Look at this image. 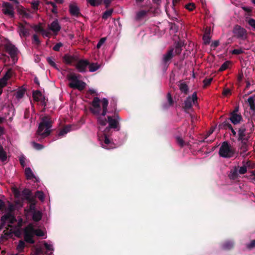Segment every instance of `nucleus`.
<instances>
[{
	"instance_id": "72a5a7b5",
	"label": "nucleus",
	"mask_w": 255,
	"mask_h": 255,
	"mask_svg": "<svg viewBox=\"0 0 255 255\" xmlns=\"http://www.w3.org/2000/svg\"><path fill=\"white\" fill-rule=\"evenodd\" d=\"M44 245L47 250V252H51L50 253H52L53 251V245L50 243H46L45 242L44 243Z\"/></svg>"
},
{
	"instance_id": "f3484780",
	"label": "nucleus",
	"mask_w": 255,
	"mask_h": 255,
	"mask_svg": "<svg viewBox=\"0 0 255 255\" xmlns=\"http://www.w3.org/2000/svg\"><path fill=\"white\" fill-rule=\"evenodd\" d=\"M48 28L49 30L52 31L55 34H57V32L60 30L61 27L58 20H55L48 25Z\"/></svg>"
},
{
	"instance_id": "09e8293b",
	"label": "nucleus",
	"mask_w": 255,
	"mask_h": 255,
	"mask_svg": "<svg viewBox=\"0 0 255 255\" xmlns=\"http://www.w3.org/2000/svg\"><path fill=\"white\" fill-rule=\"evenodd\" d=\"M32 28H33L34 31L36 32H41V31L43 30V28L39 25H34L32 27Z\"/></svg>"
},
{
	"instance_id": "f03ea898",
	"label": "nucleus",
	"mask_w": 255,
	"mask_h": 255,
	"mask_svg": "<svg viewBox=\"0 0 255 255\" xmlns=\"http://www.w3.org/2000/svg\"><path fill=\"white\" fill-rule=\"evenodd\" d=\"M51 127V121L48 116L43 117L41 118V122L39 124L37 134L42 137L48 135L50 132Z\"/></svg>"
},
{
	"instance_id": "2eb2a0df",
	"label": "nucleus",
	"mask_w": 255,
	"mask_h": 255,
	"mask_svg": "<svg viewBox=\"0 0 255 255\" xmlns=\"http://www.w3.org/2000/svg\"><path fill=\"white\" fill-rule=\"evenodd\" d=\"M239 139L242 142L246 141L248 139V134L245 126L241 127L238 131Z\"/></svg>"
},
{
	"instance_id": "ddd939ff",
	"label": "nucleus",
	"mask_w": 255,
	"mask_h": 255,
	"mask_svg": "<svg viewBox=\"0 0 255 255\" xmlns=\"http://www.w3.org/2000/svg\"><path fill=\"white\" fill-rule=\"evenodd\" d=\"M197 93L194 92L192 97H189L187 98L186 100L185 101V107L186 109L190 108L193 105L197 103Z\"/></svg>"
},
{
	"instance_id": "79ce46f5",
	"label": "nucleus",
	"mask_w": 255,
	"mask_h": 255,
	"mask_svg": "<svg viewBox=\"0 0 255 255\" xmlns=\"http://www.w3.org/2000/svg\"><path fill=\"white\" fill-rule=\"evenodd\" d=\"M106 40V38H105V37L102 38L100 40L99 42L98 43V44L97 45V48L98 49L100 48L101 47V46L105 43Z\"/></svg>"
},
{
	"instance_id": "f704fd0d",
	"label": "nucleus",
	"mask_w": 255,
	"mask_h": 255,
	"mask_svg": "<svg viewBox=\"0 0 255 255\" xmlns=\"http://www.w3.org/2000/svg\"><path fill=\"white\" fill-rule=\"evenodd\" d=\"M211 40V37L210 35L206 31L203 36L204 43L205 44H209Z\"/></svg>"
},
{
	"instance_id": "6e6d98bb",
	"label": "nucleus",
	"mask_w": 255,
	"mask_h": 255,
	"mask_svg": "<svg viewBox=\"0 0 255 255\" xmlns=\"http://www.w3.org/2000/svg\"><path fill=\"white\" fill-rule=\"evenodd\" d=\"M47 61L50 65H51L52 66L56 68V64L54 63V62L53 61V60L51 58L47 57Z\"/></svg>"
},
{
	"instance_id": "a878e982",
	"label": "nucleus",
	"mask_w": 255,
	"mask_h": 255,
	"mask_svg": "<svg viewBox=\"0 0 255 255\" xmlns=\"http://www.w3.org/2000/svg\"><path fill=\"white\" fill-rule=\"evenodd\" d=\"M71 127L70 126L65 127L62 129H61L59 132V136H64L67 132L70 131Z\"/></svg>"
},
{
	"instance_id": "58836bf2",
	"label": "nucleus",
	"mask_w": 255,
	"mask_h": 255,
	"mask_svg": "<svg viewBox=\"0 0 255 255\" xmlns=\"http://www.w3.org/2000/svg\"><path fill=\"white\" fill-rule=\"evenodd\" d=\"M35 196L38 198L40 200L43 201L44 199V196L43 192L41 191H37L35 193Z\"/></svg>"
},
{
	"instance_id": "e433bc0d",
	"label": "nucleus",
	"mask_w": 255,
	"mask_h": 255,
	"mask_svg": "<svg viewBox=\"0 0 255 255\" xmlns=\"http://www.w3.org/2000/svg\"><path fill=\"white\" fill-rule=\"evenodd\" d=\"M6 49L11 56H14L16 54V49L13 46L7 47Z\"/></svg>"
},
{
	"instance_id": "cd10ccee",
	"label": "nucleus",
	"mask_w": 255,
	"mask_h": 255,
	"mask_svg": "<svg viewBox=\"0 0 255 255\" xmlns=\"http://www.w3.org/2000/svg\"><path fill=\"white\" fill-rule=\"evenodd\" d=\"M33 220L35 221H38L41 218V213L39 211H35L33 213L32 216Z\"/></svg>"
},
{
	"instance_id": "aec40b11",
	"label": "nucleus",
	"mask_w": 255,
	"mask_h": 255,
	"mask_svg": "<svg viewBox=\"0 0 255 255\" xmlns=\"http://www.w3.org/2000/svg\"><path fill=\"white\" fill-rule=\"evenodd\" d=\"M173 49H171L170 51H169L166 54H165L164 55L163 61L165 63H167L173 57Z\"/></svg>"
},
{
	"instance_id": "8fccbe9b",
	"label": "nucleus",
	"mask_w": 255,
	"mask_h": 255,
	"mask_svg": "<svg viewBox=\"0 0 255 255\" xmlns=\"http://www.w3.org/2000/svg\"><path fill=\"white\" fill-rule=\"evenodd\" d=\"M12 73V72L11 70V69L8 70L5 73L3 78H6V79L8 80L11 76Z\"/></svg>"
},
{
	"instance_id": "473e14b6",
	"label": "nucleus",
	"mask_w": 255,
	"mask_h": 255,
	"mask_svg": "<svg viewBox=\"0 0 255 255\" xmlns=\"http://www.w3.org/2000/svg\"><path fill=\"white\" fill-rule=\"evenodd\" d=\"M25 247L24 242L23 241H20L16 247V250L18 252H23V249Z\"/></svg>"
},
{
	"instance_id": "3c124183",
	"label": "nucleus",
	"mask_w": 255,
	"mask_h": 255,
	"mask_svg": "<svg viewBox=\"0 0 255 255\" xmlns=\"http://www.w3.org/2000/svg\"><path fill=\"white\" fill-rule=\"evenodd\" d=\"M33 43L36 45H38L40 43V41L36 35H33Z\"/></svg>"
},
{
	"instance_id": "5701e85b",
	"label": "nucleus",
	"mask_w": 255,
	"mask_h": 255,
	"mask_svg": "<svg viewBox=\"0 0 255 255\" xmlns=\"http://www.w3.org/2000/svg\"><path fill=\"white\" fill-rule=\"evenodd\" d=\"M25 174L27 179H31L34 177V174L31 169L29 167L25 169Z\"/></svg>"
},
{
	"instance_id": "f257e3e1",
	"label": "nucleus",
	"mask_w": 255,
	"mask_h": 255,
	"mask_svg": "<svg viewBox=\"0 0 255 255\" xmlns=\"http://www.w3.org/2000/svg\"><path fill=\"white\" fill-rule=\"evenodd\" d=\"M108 101L106 98L100 100L98 97H95L91 104L90 107L91 112L97 116V121L100 125V129H102L101 127H104L107 123V121L105 116L107 112Z\"/></svg>"
},
{
	"instance_id": "9d476101",
	"label": "nucleus",
	"mask_w": 255,
	"mask_h": 255,
	"mask_svg": "<svg viewBox=\"0 0 255 255\" xmlns=\"http://www.w3.org/2000/svg\"><path fill=\"white\" fill-rule=\"evenodd\" d=\"M20 37H26L29 35V29L28 24L26 23H19L17 30Z\"/></svg>"
},
{
	"instance_id": "ea45409f",
	"label": "nucleus",
	"mask_w": 255,
	"mask_h": 255,
	"mask_svg": "<svg viewBox=\"0 0 255 255\" xmlns=\"http://www.w3.org/2000/svg\"><path fill=\"white\" fill-rule=\"evenodd\" d=\"M112 12H113L112 10H109L106 11L103 15V18H104V19L108 18L109 17H110L111 15Z\"/></svg>"
},
{
	"instance_id": "37998d69",
	"label": "nucleus",
	"mask_w": 255,
	"mask_h": 255,
	"mask_svg": "<svg viewBox=\"0 0 255 255\" xmlns=\"http://www.w3.org/2000/svg\"><path fill=\"white\" fill-rule=\"evenodd\" d=\"M7 80L6 78L3 77L0 80V88L1 89L6 85Z\"/></svg>"
},
{
	"instance_id": "f8f14e48",
	"label": "nucleus",
	"mask_w": 255,
	"mask_h": 255,
	"mask_svg": "<svg viewBox=\"0 0 255 255\" xmlns=\"http://www.w3.org/2000/svg\"><path fill=\"white\" fill-rule=\"evenodd\" d=\"M1 221L3 226L7 224L8 227H10L11 224L15 222L16 220L12 215L8 214L1 217Z\"/></svg>"
},
{
	"instance_id": "c03bdc74",
	"label": "nucleus",
	"mask_w": 255,
	"mask_h": 255,
	"mask_svg": "<svg viewBox=\"0 0 255 255\" xmlns=\"http://www.w3.org/2000/svg\"><path fill=\"white\" fill-rule=\"evenodd\" d=\"M244 50L242 48L234 49L232 51L233 54H240L244 52Z\"/></svg>"
},
{
	"instance_id": "338daca9",
	"label": "nucleus",
	"mask_w": 255,
	"mask_h": 255,
	"mask_svg": "<svg viewBox=\"0 0 255 255\" xmlns=\"http://www.w3.org/2000/svg\"><path fill=\"white\" fill-rule=\"evenodd\" d=\"M228 128H229V129L231 130V132L233 134V135L234 136H236V131L234 129V128H233L232 126L231 125H229L228 126Z\"/></svg>"
},
{
	"instance_id": "4be33fe9",
	"label": "nucleus",
	"mask_w": 255,
	"mask_h": 255,
	"mask_svg": "<svg viewBox=\"0 0 255 255\" xmlns=\"http://www.w3.org/2000/svg\"><path fill=\"white\" fill-rule=\"evenodd\" d=\"M246 142V141L242 142L243 145L241 147L240 154L243 157H245L248 155V153H246L248 149Z\"/></svg>"
},
{
	"instance_id": "0e129e2a",
	"label": "nucleus",
	"mask_w": 255,
	"mask_h": 255,
	"mask_svg": "<svg viewBox=\"0 0 255 255\" xmlns=\"http://www.w3.org/2000/svg\"><path fill=\"white\" fill-rule=\"evenodd\" d=\"M25 158L23 156H21L19 158V161L21 165L22 166H24L25 165Z\"/></svg>"
},
{
	"instance_id": "c756f323",
	"label": "nucleus",
	"mask_w": 255,
	"mask_h": 255,
	"mask_svg": "<svg viewBox=\"0 0 255 255\" xmlns=\"http://www.w3.org/2000/svg\"><path fill=\"white\" fill-rule=\"evenodd\" d=\"M180 90L182 92L186 94L188 91V87L187 85L184 83H180L179 85Z\"/></svg>"
},
{
	"instance_id": "bb28decb",
	"label": "nucleus",
	"mask_w": 255,
	"mask_h": 255,
	"mask_svg": "<svg viewBox=\"0 0 255 255\" xmlns=\"http://www.w3.org/2000/svg\"><path fill=\"white\" fill-rule=\"evenodd\" d=\"M6 155L5 152L4 151L2 146L0 145V160L1 161H5L6 159Z\"/></svg>"
},
{
	"instance_id": "7c9ffc66",
	"label": "nucleus",
	"mask_w": 255,
	"mask_h": 255,
	"mask_svg": "<svg viewBox=\"0 0 255 255\" xmlns=\"http://www.w3.org/2000/svg\"><path fill=\"white\" fill-rule=\"evenodd\" d=\"M88 2L92 6H98L101 4L103 0H87Z\"/></svg>"
},
{
	"instance_id": "7ed1b4c3",
	"label": "nucleus",
	"mask_w": 255,
	"mask_h": 255,
	"mask_svg": "<svg viewBox=\"0 0 255 255\" xmlns=\"http://www.w3.org/2000/svg\"><path fill=\"white\" fill-rule=\"evenodd\" d=\"M34 234L37 236L42 237L44 235V233L40 229L35 230L32 224L28 225L24 230V240L27 243H33V237Z\"/></svg>"
},
{
	"instance_id": "774afa93",
	"label": "nucleus",
	"mask_w": 255,
	"mask_h": 255,
	"mask_svg": "<svg viewBox=\"0 0 255 255\" xmlns=\"http://www.w3.org/2000/svg\"><path fill=\"white\" fill-rule=\"evenodd\" d=\"M103 1L106 7L109 6L112 1L111 0H103Z\"/></svg>"
},
{
	"instance_id": "dca6fc26",
	"label": "nucleus",
	"mask_w": 255,
	"mask_h": 255,
	"mask_svg": "<svg viewBox=\"0 0 255 255\" xmlns=\"http://www.w3.org/2000/svg\"><path fill=\"white\" fill-rule=\"evenodd\" d=\"M119 117L117 115H115L113 117H108L109 127L106 128L105 130H108L110 128H115L117 127L118 119Z\"/></svg>"
},
{
	"instance_id": "13d9d810",
	"label": "nucleus",
	"mask_w": 255,
	"mask_h": 255,
	"mask_svg": "<svg viewBox=\"0 0 255 255\" xmlns=\"http://www.w3.org/2000/svg\"><path fill=\"white\" fill-rule=\"evenodd\" d=\"M167 100L168 102V105L171 106L173 104V100L170 93H168L167 95Z\"/></svg>"
},
{
	"instance_id": "39448f33",
	"label": "nucleus",
	"mask_w": 255,
	"mask_h": 255,
	"mask_svg": "<svg viewBox=\"0 0 255 255\" xmlns=\"http://www.w3.org/2000/svg\"><path fill=\"white\" fill-rule=\"evenodd\" d=\"M235 150L227 142H224L221 145L219 154L220 156L224 158H231L234 156Z\"/></svg>"
},
{
	"instance_id": "393cba45",
	"label": "nucleus",
	"mask_w": 255,
	"mask_h": 255,
	"mask_svg": "<svg viewBox=\"0 0 255 255\" xmlns=\"http://www.w3.org/2000/svg\"><path fill=\"white\" fill-rule=\"evenodd\" d=\"M147 11L144 10H141L137 12L136 14L135 18L136 20H140L144 16H145Z\"/></svg>"
},
{
	"instance_id": "9b49d317",
	"label": "nucleus",
	"mask_w": 255,
	"mask_h": 255,
	"mask_svg": "<svg viewBox=\"0 0 255 255\" xmlns=\"http://www.w3.org/2000/svg\"><path fill=\"white\" fill-rule=\"evenodd\" d=\"M2 11L5 15L10 17L14 16V10L13 6L8 2H4L2 4Z\"/></svg>"
},
{
	"instance_id": "69168bd1",
	"label": "nucleus",
	"mask_w": 255,
	"mask_h": 255,
	"mask_svg": "<svg viewBox=\"0 0 255 255\" xmlns=\"http://www.w3.org/2000/svg\"><path fill=\"white\" fill-rule=\"evenodd\" d=\"M254 247H255V240L252 241L251 243L248 245V248L249 249H252Z\"/></svg>"
},
{
	"instance_id": "20e7f679",
	"label": "nucleus",
	"mask_w": 255,
	"mask_h": 255,
	"mask_svg": "<svg viewBox=\"0 0 255 255\" xmlns=\"http://www.w3.org/2000/svg\"><path fill=\"white\" fill-rule=\"evenodd\" d=\"M80 75L74 73H70L67 75V78L70 81L69 86L72 88L77 89L79 90H82L86 86V83L79 80Z\"/></svg>"
},
{
	"instance_id": "49530a36",
	"label": "nucleus",
	"mask_w": 255,
	"mask_h": 255,
	"mask_svg": "<svg viewBox=\"0 0 255 255\" xmlns=\"http://www.w3.org/2000/svg\"><path fill=\"white\" fill-rule=\"evenodd\" d=\"M32 145L33 147L37 150H40L43 148V146L42 145L36 143L35 142H33Z\"/></svg>"
},
{
	"instance_id": "bf43d9fd",
	"label": "nucleus",
	"mask_w": 255,
	"mask_h": 255,
	"mask_svg": "<svg viewBox=\"0 0 255 255\" xmlns=\"http://www.w3.org/2000/svg\"><path fill=\"white\" fill-rule=\"evenodd\" d=\"M231 90L229 89H225L223 92V94L225 96L231 95Z\"/></svg>"
},
{
	"instance_id": "603ef678",
	"label": "nucleus",
	"mask_w": 255,
	"mask_h": 255,
	"mask_svg": "<svg viewBox=\"0 0 255 255\" xmlns=\"http://www.w3.org/2000/svg\"><path fill=\"white\" fill-rule=\"evenodd\" d=\"M195 7V4L192 3H189L186 5V8L190 11L193 10L194 9Z\"/></svg>"
},
{
	"instance_id": "2f4dec72",
	"label": "nucleus",
	"mask_w": 255,
	"mask_h": 255,
	"mask_svg": "<svg viewBox=\"0 0 255 255\" xmlns=\"http://www.w3.org/2000/svg\"><path fill=\"white\" fill-rule=\"evenodd\" d=\"M30 194V191L28 189H24L22 191L21 193V195L23 198L26 199H29Z\"/></svg>"
},
{
	"instance_id": "6ab92c4d",
	"label": "nucleus",
	"mask_w": 255,
	"mask_h": 255,
	"mask_svg": "<svg viewBox=\"0 0 255 255\" xmlns=\"http://www.w3.org/2000/svg\"><path fill=\"white\" fill-rule=\"evenodd\" d=\"M69 10L71 15L77 16L79 14V8L76 4L72 3L69 5Z\"/></svg>"
},
{
	"instance_id": "4468645a",
	"label": "nucleus",
	"mask_w": 255,
	"mask_h": 255,
	"mask_svg": "<svg viewBox=\"0 0 255 255\" xmlns=\"http://www.w3.org/2000/svg\"><path fill=\"white\" fill-rule=\"evenodd\" d=\"M89 63L87 60H80L76 63L75 67L80 72H84Z\"/></svg>"
},
{
	"instance_id": "b1692460",
	"label": "nucleus",
	"mask_w": 255,
	"mask_h": 255,
	"mask_svg": "<svg viewBox=\"0 0 255 255\" xmlns=\"http://www.w3.org/2000/svg\"><path fill=\"white\" fill-rule=\"evenodd\" d=\"M88 65L89 71L92 72L96 71L101 67V65L98 64V63H91L90 64H89Z\"/></svg>"
},
{
	"instance_id": "a19ab883",
	"label": "nucleus",
	"mask_w": 255,
	"mask_h": 255,
	"mask_svg": "<svg viewBox=\"0 0 255 255\" xmlns=\"http://www.w3.org/2000/svg\"><path fill=\"white\" fill-rule=\"evenodd\" d=\"M24 94V91L23 90H18L16 94V97L18 99L21 98Z\"/></svg>"
},
{
	"instance_id": "423d86ee",
	"label": "nucleus",
	"mask_w": 255,
	"mask_h": 255,
	"mask_svg": "<svg viewBox=\"0 0 255 255\" xmlns=\"http://www.w3.org/2000/svg\"><path fill=\"white\" fill-rule=\"evenodd\" d=\"M247 172V168L246 166L241 167L235 166L231 170L230 177L231 179H235L237 178L241 174H244Z\"/></svg>"
},
{
	"instance_id": "864d4df0",
	"label": "nucleus",
	"mask_w": 255,
	"mask_h": 255,
	"mask_svg": "<svg viewBox=\"0 0 255 255\" xmlns=\"http://www.w3.org/2000/svg\"><path fill=\"white\" fill-rule=\"evenodd\" d=\"M32 7L34 10L37 9L38 5L39 4V1H34L31 2Z\"/></svg>"
},
{
	"instance_id": "e2e57ef3",
	"label": "nucleus",
	"mask_w": 255,
	"mask_h": 255,
	"mask_svg": "<svg viewBox=\"0 0 255 255\" xmlns=\"http://www.w3.org/2000/svg\"><path fill=\"white\" fill-rule=\"evenodd\" d=\"M15 207L14 205L8 202V211H12L13 210H14L15 209Z\"/></svg>"
},
{
	"instance_id": "680f3d73",
	"label": "nucleus",
	"mask_w": 255,
	"mask_h": 255,
	"mask_svg": "<svg viewBox=\"0 0 255 255\" xmlns=\"http://www.w3.org/2000/svg\"><path fill=\"white\" fill-rule=\"evenodd\" d=\"M176 139L179 145H180L181 146L184 145V142L182 138H181L180 137H177Z\"/></svg>"
},
{
	"instance_id": "0eeeda50",
	"label": "nucleus",
	"mask_w": 255,
	"mask_h": 255,
	"mask_svg": "<svg viewBox=\"0 0 255 255\" xmlns=\"http://www.w3.org/2000/svg\"><path fill=\"white\" fill-rule=\"evenodd\" d=\"M233 32L235 34V36L238 38L243 40L247 38V30L239 25H237L234 27Z\"/></svg>"
},
{
	"instance_id": "a18cd8bd",
	"label": "nucleus",
	"mask_w": 255,
	"mask_h": 255,
	"mask_svg": "<svg viewBox=\"0 0 255 255\" xmlns=\"http://www.w3.org/2000/svg\"><path fill=\"white\" fill-rule=\"evenodd\" d=\"M41 33L44 37H49L51 34L50 32L49 31V29L48 30H44L43 29Z\"/></svg>"
},
{
	"instance_id": "4d7b16f0",
	"label": "nucleus",
	"mask_w": 255,
	"mask_h": 255,
	"mask_svg": "<svg viewBox=\"0 0 255 255\" xmlns=\"http://www.w3.org/2000/svg\"><path fill=\"white\" fill-rule=\"evenodd\" d=\"M62 46V43L61 42L57 43L53 48V49L55 51H58L59 48Z\"/></svg>"
},
{
	"instance_id": "c9c22d12",
	"label": "nucleus",
	"mask_w": 255,
	"mask_h": 255,
	"mask_svg": "<svg viewBox=\"0 0 255 255\" xmlns=\"http://www.w3.org/2000/svg\"><path fill=\"white\" fill-rule=\"evenodd\" d=\"M18 11L20 14L22 15L23 16L26 18L30 17V14L28 12H27L26 10L22 7H21V8H19L18 9Z\"/></svg>"
},
{
	"instance_id": "a211bd4d",
	"label": "nucleus",
	"mask_w": 255,
	"mask_h": 255,
	"mask_svg": "<svg viewBox=\"0 0 255 255\" xmlns=\"http://www.w3.org/2000/svg\"><path fill=\"white\" fill-rule=\"evenodd\" d=\"M33 98L35 101L40 102L41 103H44V96L39 91H34L33 93Z\"/></svg>"
},
{
	"instance_id": "de8ad7c7",
	"label": "nucleus",
	"mask_w": 255,
	"mask_h": 255,
	"mask_svg": "<svg viewBox=\"0 0 255 255\" xmlns=\"http://www.w3.org/2000/svg\"><path fill=\"white\" fill-rule=\"evenodd\" d=\"M248 23L251 26L255 29V20L254 19H249L248 21Z\"/></svg>"
},
{
	"instance_id": "052dcab7",
	"label": "nucleus",
	"mask_w": 255,
	"mask_h": 255,
	"mask_svg": "<svg viewBox=\"0 0 255 255\" xmlns=\"http://www.w3.org/2000/svg\"><path fill=\"white\" fill-rule=\"evenodd\" d=\"M233 246V243H232L231 242H229L227 243L226 244H225L224 248L226 249H229L230 248H231Z\"/></svg>"
},
{
	"instance_id": "412c9836",
	"label": "nucleus",
	"mask_w": 255,
	"mask_h": 255,
	"mask_svg": "<svg viewBox=\"0 0 255 255\" xmlns=\"http://www.w3.org/2000/svg\"><path fill=\"white\" fill-rule=\"evenodd\" d=\"M64 62L68 64H72L75 61V58L69 55H66L63 57Z\"/></svg>"
},
{
	"instance_id": "1a4fd4ad",
	"label": "nucleus",
	"mask_w": 255,
	"mask_h": 255,
	"mask_svg": "<svg viewBox=\"0 0 255 255\" xmlns=\"http://www.w3.org/2000/svg\"><path fill=\"white\" fill-rule=\"evenodd\" d=\"M104 136H100L99 134H98V138L99 141H101V144L103 148L106 149H111L115 147L114 144L111 142L107 136L105 131L103 133Z\"/></svg>"
},
{
	"instance_id": "c85d7f7f",
	"label": "nucleus",
	"mask_w": 255,
	"mask_h": 255,
	"mask_svg": "<svg viewBox=\"0 0 255 255\" xmlns=\"http://www.w3.org/2000/svg\"><path fill=\"white\" fill-rule=\"evenodd\" d=\"M248 102L249 104L251 109L253 111H255V104L254 98L253 97H250L248 99Z\"/></svg>"
},
{
	"instance_id": "6e6552de",
	"label": "nucleus",
	"mask_w": 255,
	"mask_h": 255,
	"mask_svg": "<svg viewBox=\"0 0 255 255\" xmlns=\"http://www.w3.org/2000/svg\"><path fill=\"white\" fill-rule=\"evenodd\" d=\"M230 120L234 125L240 124L243 121V118L240 113H239L238 107L236 108L230 115Z\"/></svg>"
},
{
	"instance_id": "5fc2aeb1",
	"label": "nucleus",
	"mask_w": 255,
	"mask_h": 255,
	"mask_svg": "<svg viewBox=\"0 0 255 255\" xmlns=\"http://www.w3.org/2000/svg\"><path fill=\"white\" fill-rule=\"evenodd\" d=\"M213 80V78L206 79L204 80V86H207L210 85Z\"/></svg>"
},
{
	"instance_id": "4c0bfd02",
	"label": "nucleus",
	"mask_w": 255,
	"mask_h": 255,
	"mask_svg": "<svg viewBox=\"0 0 255 255\" xmlns=\"http://www.w3.org/2000/svg\"><path fill=\"white\" fill-rule=\"evenodd\" d=\"M230 62L229 61L225 62L222 65V66L220 68L219 70L220 71H223L226 70L228 68V67H229V66L230 65Z\"/></svg>"
}]
</instances>
